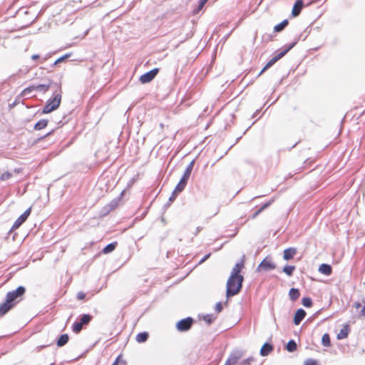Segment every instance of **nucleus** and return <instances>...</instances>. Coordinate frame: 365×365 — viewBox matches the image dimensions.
<instances>
[{"instance_id":"obj_48","label":"nucleus","mask_w":365,"mask_h":365,"mask_svg":"<svg viewBox=\"0 0 365 365\" xmlns=\"http://www.w3.org/2000/svg\"><path fill=\"white\" fill-rule=\"evenodd\" d=\"M120 356L117 357V359L115 360V361L112 364V365H118L119 363Z\"/></svg>"},{"instance_id":"obj_12","label":"nucleus","mask_w":365,"mask_h":365,"mask_svg":"<svg viewBox=\"0 0 365 365\" xmlns=\"http://www.w3.org/2000/svg\"><path fill=\"white\" fill-rule=\"evenodd\" d=\"M319 272L322 274H324L327 276H329L331 274V267L327 264H322L319 267Z\"/></svg>"},{"instance_id":"obj_19","label":"nucleus","mask_w":365,"mask_h":365,"mask_svg":"<svg viewBox=\"0 0 365 365\" xmlns=\"http://www.w3.org/2000/svg\"><path fill=\"white\" fill-rule=\"evenodd\" d=\"M116 245H117V242H113V243L108 244V245H106L104 247L103 252L104 254H108V253L113 252L115 250Z\"/></svg>"},{"instance_id":"obj_7","label":"nucleus","mask_w":365,"mask_h":365,"mask_svg":"<svg viewBox=\"0 0 365 365\" xmlns=\"http://www.w3.org/2000/svg\"><path fill=\"white\" fill-rule=\"evenodd\" d=\"M192 322L193 320L190 317L182 319L176 324V328L180 331H187L191 327Z\"/></svg>"},{"instance_id":"obj_14","label":"nucleus","mask_w":365,"mask_h":365,"mask_svg":"<svg viewBox=\"0 0 365 365\" xmlns=\"http://www.w3.org/2000/svg\"><path fill=\"white\" fill-rule=\"evenodd\" d=\"M272 350L273 346L268 343H265L260 349V354L263 356H267Z\"/></svg>"},{"instance_id":"obj_22","label":"nucleus","mask_w":365,"mask_h":365,"mask_svg":"<svg viewBox=\"0 0 365 365\" xmlns=\"http://www.w3.org/2000/svg\"><path fill=\"white\" fill-rule=\"evenodd\" d=\"M48 124V121L46 120H41L38 122H37L34 126V128L36 130H41L44 128Z\"/></svg>"},{"instance_id":"obj_25","label":"nucleus","mask_w":365,"mask_h":365,"mask_svg":"<svg viewBox=\"0 0 365 365\" xmlns=\"http://www.w3.org/2000/svg\"><path fill=\"white\" fill-rule=\"evenodd\" d=\"M294 270H295V267L291 266V265L284 266L283 268V272L288 276H292L293 274V272Z\"/></svg>"},{"instance_id":"obj_45","label":"nucleus","mask_w":365,"mask_h":365,"mask_svg":"<svg viewBox=\"0 0 365 365\" xmlns=\"http://www.w3.org/2000/svg\"><path fill=\"white\" fill-rule=\"evenodd\" d=\"M86 297V294L83 292H78L77 295V298L80 300L83 299Z\"/></svg>"},{"instance_id":"obj_42","label":"nucleus","mask_w":365,"mask_h":365,"mask_svg":"<svg viewBox=\"0 0 365 365\" xmlns=\"http://www.w3.org/2000/svg\"><path fill=\"white\" fill-rule=\"evenodd\" d=\"M253 360H254V358H253V357H250V358H248V359H247L244 360V361H242V364H243V365L250 364L252 361H253Z\"/></svg>"},{"instance_id":"obj_35","label":"nucleus","mask_w":365,"mask_h":365,"mask_svg":"<svg viewBox=\"0 0 365 365\" xmlns=\"http://www.w3.org/2000/svg\"><path fill=\"white\" fill-rule=\"evenodd\" d=\"M190 174H191L190 172L185 170L184 174H183V176L181 178V180H184V181L187 182V180H188V179H189V178L190 176Z\"/></svg>"},{"instance_id":"obj_32","label":"nucleus","mask_w":365,"mask_h":365,"mask_svg":"<svg viewBox=\"0 0 365 365\" xmlns=\"http://www.w3.org/2000/svg\"><path fill=\"white\" fill-rule=\"evenodd\" d=\"M70 56V54H66L60 58H58L55 62L54 65H57L63 61H64L67 58Z\"/></svg>"},{"instance_id":"obj_20","label":"nucleus","mask_w":365,"mask_h":365,"mask_svg":"<svg viewBox=\"0 0 365 365\" xmlns=\"http://www.w3.org/2000/svg\"><path fill=\"white\" fill-rule=\"evenodd\" d=\"M288 24L287 20H284L280 24L276 25L274 28V31L279 32L282 31Z\"/></svg>"},{"instance_id":"obj_38","label":"nucleus","mask_w":365,"mask_h":365,"mask_svg":"<svg viewBox=\"0 0 365 365\" xmlns=\"http://www.w3.org/2000/svg\"><path fill=\"white\" fill-rule=\"evenodd\" d=\"M194 164H195V160H192L190 164L187 165V168L185 170L187 171H189V172H192V169H193V166H194Z\"/></svg>"},{"instance_id":"obj_3","label":"nucleus","mask_w":365,"mask_h":365,"mask_svg":"<svg viewBox=\"0 0 365 365\" xmlns=\"http://www.w3.org/2000/svg\"><path fill=\"white\" fill-rule=\"evenodd\" d=\"M26 289L22 286L19 287L16 290L9 292L6 295V302L3 304H6L7 307H9L10 310L14 306V304L11 303L14 301H15L18 297H20L22 295H24Z\"/></svg>"},{"instance_id":"obj_46","label":"nucleus","mask_w":365,"mask_h":365,"mask_svg":"<svg viewBox=\"0 0 365 365\" xmlns=\"http://www.w3.org/2000/svg\"><path fill=\"white\" fill-rule=\"evenodd\" d=\"M354 307L356 309H359V308L361 307V304L360 302H354Z\"/></svg>"},{"instance_id":"obj_9","label":"nucleus","mask_w":365,"mask_h":365,"mask_svg":"<svg viewBox=\"0 0 365 365\" xmlns=\"http://www.w3.org/2000/svg\"><path fill=\"white\" fill-rule=\"evenodd\" d=\"M306 315V312L304 310L302 309H298L295 314H294V323L296 324V325H298L299 324V323L302 321V319L304 318Z\"/></svg>"},{"instance_id":"obj_27","label":"nucleus","mask_w":365,"mask_h":365,"mask_svg":"<svg viewBox=\"0 0 365 365\" xmlns=\"http://www.w3.org/2000/svg\"><path fill=\"white\" fill-rule=\"evenodd\" d=\"M322 343L325 346H330V338H329V335L328 334H324L322 336Z\"/></svg>"},{"instance_id":"obj_29","label":"nucleus","mask_w":365,"mask_h":365,"mask_svg":"<svg viewBox=\"0 0 365 365\" xmlns=\"http://www.w3.org/2000/svg\"><path fill=\"white\" fill-rule=\"evenodd\" d=\"M302 304L305 307H312V301L310 298L309 297H304L302 299Z\"/></svg>"},{"instance_id":"obj_5","label":"nucleus","mask_w":365,"mask_h":365,"mask_svg":"<svg viewBox=\"0 0 365 365\" xmlns=\"http://www.w3.org/2000/svg\"><path fill=\"white\" fill-rule=\"evenodd\" d=\"M294 43L292 45H290L288 46L286 49L279 53L277 56H275L274 58H272L262 68L260 74H262L263 72H264L267 69L270 68L272 65H274L278 60L282 58L293 46Z\"/></svg>"},{"instance_id":"obj_44","label":"nucleus","mask_w":365,"mask_h":365,"mask_svg":"<svg viewBox=\"0 0 365 365\" xmlns=\"http://www.w3.org/2000/svg\"><path fill=\"white\" fill-rule=\"evenodd\" d=\"M31 208L29 207L28 208L24 213H23V215H24L26 217V218H28V217L29 216L30 213H31Z\"/></svg>"},{"instance_id":"obj_18","label":"nucleus","mask_w":365,"mask_h":365,"mask_svg":"<svg viewBox=\"0 0 365 365\" xmlns=\"http://www.w3.org/2000/svg\"><path fill=\"white\" fill-rule=\"evenodd\" d=\"M348 334H349V329H348V327L346 326L340 330L339 333L337 334V339H344V338L347 337Z\"/></svg>"},{"instance_id":"obj_13","label":"nucleus","mask_w":365,"mask_h":365,"mask_svg":"<svg viewBox=\"0 0 365 365\" xmlns=\"http://www.w3.org/2000/svg\"><path fill=\"white\" fill-rule=\"evenodd\" d=\"M242 356V354H232L226 361L225 365H235L240 358Z\"/></svg>"},{"instance_id":"obj_33","label":"nucleus","mask_w":365,"mask_h":365,"mask_svg":"<svg viewBox=\"0 0 365 365\" xmlns=\"http://www.w3.org/2000/svg\"><path fill=\"white\" fill-rule=\"evenodd\" d=\"M12 174L11 173H9V172H6V173H4L1 177H0V179L1 180H8L11 177Z\"/></svg>"},{"instance_id":"obj_10","label":"nucleus","mask_w":365,"mask_h":365,"mask_svg":"<svg viewBox=\"0 0 365 365\" xmlns=\"http://www.w3.org/2000/svg\"><path fill=\"white\" fill-rule=\"evenodd\" d=\"M302 7H303L302 0H297L296 1V3L294 4L292 11V16L294 17L297 16L300 14Z\"/></svg>"},{"instance_id":"obj_43","label":"nucleus","mask_w":365,"mask_h":365,"mask_svg":"<svg viewBox=\"0 0 365 365\" xmlns=\"http://www.w3.org/2000/svg\"><path fill=\"white\" fill-rule=\"evenodd\" d=\"M178 194V192L173 191L171 196L169 198L170 202H173L176 198Z\"/></svg>"},{"instance_id":"obj_28","label":"nucleus","mask_w":365,"mask_h":365,"mask_svg":"<svg viewBox=\"0 0 365 365\" xmlns=\"http://www.w3.org/2000/svg\"><path fill=\"white\" fill-rule=\"evenodd\" d=\"M91 319V316L89 314H83L81 318V323L83 324H87L90 322Z\"/></svg>"},{"instance_id":"obj_37","label":"nucleus","mask_w":365,"mask_h":365,"mask_svg":"<svg viewBox=\"0 0 365 365\" xmlns=\"http://www.w3.org/2000/svg\"><path fill=\"white\" fill-rule=\"evenodd\" d=\"M194 164H195V160H192L190 164L187 165V168L185 170L187 171H189V172H192V169H193V166H194Z\"/></svg>"},{"instance_id":"obj_26","label":"nucleus","mask_w":365,"mask_h":365,"mask_svg":"<svg viewBox=\"0 0 365 365\" xmlns=\"http://www.w3.org/2000/svg\"><path fill=\"white\" fill-rule=\"evenodd\" d=\"M215 319L216 317L214 314H207L203 317L204 321L208 324L212 323Z\"/></svg>"},{"instance_id":"obj_21","label":"nucleus","mask_w":365,"mask_h":365,"mask_svg":"<svg viewBox=\"0 0 365 365\" xmlns=\"http://www.w3.org/2000/svg\"><path fill=\"white\" fill-rule=\"evenodd\" d=\"M186 184H187V182H185L182 180H180V182H178V184L176 185L174 191L178 193L182 192L184 190Z\"/></svg>"},{"instance_id":"obj_34","label":"nucleus","mask_w":365,"mask_h":365,"mask_svg":"<svg viewBox=\"0 0 365 365\" xmlns=\"http://www.w3.org/2000/svg\"><path fill=\"white\" fill-rule=\"evenodd\" d=\"M271 202H267L262 205V207L254 215L253 217H255L259 213H260L263 210L268 207L270 205Z\"/></svg>"},{"instance_id":"obj_39","label":"nucleus","mask_w":365,"mask_h":365,"mask_svg":"<svg viewBox=\"0 0 365 365\" xmlns=\"http://www.w3.org/2000/svg\"><path fill=\"white\" fill-rule=\"evenodd\" d=\"M363 303L364 304V305L359 312V317H365V299H363Z\"/></svg>"},{"instance_id":"obj_23","label":"nucleus","mask_w":365,"mask_h":365,"mask_svg":"<svg viewBox=\"0 0 365 365\" xmlns=\"http://www.w3.org/2000/svg\"><path fill=\"white\" fill-rule=\"evenodd\" d=\"M27 218L23 214L16 220V222L14 224L13 227L18 228L19 226H21Z\"/></svg>"},{"instance_id":"obj_24","label":"nucleus","mask_w":365,"mask_h":365,"mask_svg":"<svg viewBox=\"0 0 365 365\" xmlns=\"http://www.w3.org/2000/svg\"><path fill=\"white\" fill-rule=\"evenodd\" d=\"M286 349L288 351L292 352L296 350L297 349V344L294 340H290L286 346Z\"/></svg>"},{"instance_id":"obj_47","label":"nucleus","mask_w":365,"mask_h":365,"mask_svg":"<svg viewBox=\"0 0 365 365\" xmlns=\"http://www.w3.org/2000/svg\"><path fill=\"white\" fill-rule=\"evenodd\" d=\"M210 254H208L205 257H204L200 262V263H202L204 262L209 257H210Z\"/></svg>"},{"instance_id":"obj_15","label":"nucleus","mask_w":365,"mask_h":365,"mask_svg":"<svg viewBox=\"0 0 365 365\" xmlns=\"http://www.w3.org/2000/svg\"><path fill=\"white\" fill-rule=\"evenodd\" d=\"M68 335L66 334H62L57 340V345L58 346H63L68 342Z\"/></svg>"},{"instance_id":"obj_49","label":"nucleus","mask_w":365,"mask_h":365,"mask_svg":"<svg viewBox=\"0 0 365 365\" xmlns=\"http://www.w3.org/2000/svg\"><path fill=\"white\" fill-rule=\"evenodd\" d=\"M39 58V56L37 55V54H34L32 56H31V58L33 60H37L38 58Z\"/></svg>"},{"instance_id":"obj_41","label":"nucleus","mask_w":365,"mask_h":365,"mask_svg":"<svg viewBox=\"0 0 365 365\" xmlns=\"http://www.w3.org/2000/svg\"><path fill=\"white\" fill-rule=\"evenodd\" d=\"M207 0H200L198 10H200L203 8L204 5L207 3Z\"/></svg>"},{"instance_id":"obj_4","label":"nucleus","mask_w":365,"mask_h":365,"mask_svg":"<svg viewBox=\"0 0 365 365\" xmlns=\"http://www.w3.org/2000/svg\"><path fill=\"white\" fill-rule=\"evenodd\" d=\"M276 268V264L274 263L271 257H266L257 268V272H268L273 270Z\"/></svg>"},{"instance_id":"obj_11","label":"nucleus","mask_w":365,"mask_h":365,"mask_svg":"<svg viewBox=\"0 0 365 365\" xmlns=\"http://www.w3.org/2000/svg\"><path fill=\"white\" fill-rule=\"evenodd\" d=\"M297 253L295 248H288L284 250L283 258L285 260H289L294 257Z\"/></svg>"},{"instance_id":"obj_30","label":"nucleus","mask_w":365,"mask_h":365,"mask_svg":"<svg viewBox=\"0 0 365 365\" xmlns=\"http://www.w3.org/2000/svg\"><path fill=\"white\" fill-rule=\"evenodd\" d=\"M83 327V324L81 322H76L73 326V331L76 333H78Z\"/></svg>"},{"instance_id":"obj_8","label":"nucleus","mask_w":365,"mask_h":365,"mask_svg":"<svg viewBox=\"0 0 365 365\" xmlns=\"http://www.w3.org/2000/svg\"><path fill=\"white\" fill-rule=\"evenodd\" d=\"M158 73V69L154 68V69L144 73L143 75H142L140 77V81L142 83H149L155 77V76L157 75Z\"/></svg>"},{"instance_id":"obj_2","label":"nucleus","mask_w":365,"mask_h":365,"mask_svg":"<svg viewBox=\"0 0 365 365\" xmlns=\"http://www.w3.org/2000/svg\"><path fill=\"white\" fill-rule=\"evenodd\" d=\"M61 101V91L56 93L52 99H49L43 109V113H49L58 108Z\"/></svg>"},{"instance_id":"obj_40","label":"nucleus","mask_w":365,"mask_h":365,"mask_svg":"<svg viewBox=\"0 0 365 365\" xmlns=\"http://www.w3.org/2000/svg\"><path fill=\"white\" fill-rule=\"evenodd\" d=\"M215 310L217 313H220L222 310V306L220 302H217L216 304Z\"/></svg>"},{"instance_id":"obj_16","label":"nucleus","mask_w":365,"mask_h":365,"mask_svg":"<svg viewBox=\"0 0 365 365\" xmlns=\"http://www.w3.org/2000/svg\"><path fill=\"white\" fill-rule=\"evenodd\" d=\"M148 338V334L145 331V332H141V333H139L138 334H137L135 339L138 343H143V342H145V341H147Z\"/></svg>"},{"instance_id":"obj_36","label":"nucleus","mask_w":365,"mask_h":365,"mask_svg":"<svg viewBox=\"0 0 365 365\" xmlns=\"http://www.w3.org/2000/svg\"><path fill=\"white\" fill-rule=\"evenodd\" d=\"M304 365H317V361L314 359H308L304 361Z\"/></svg>"},{"instance_id":"obj_31","label":"nucleus","mask_w":365,"mask_h":365,"mask_svg":"<svg viewBox=\"0 0 365 365\" xmlns=\"http://www.w3.org/2000/svg\"><path fill=\"white\" fill-rule=\"evenodd\" d=\"M9 310V307H7L6 304H1L0 306V314L4 315Z\"/></svg>"},{"instance_id":"obj_1","label":"nucleus","mask_w":365,"mask_h":365,"mask_svg":"<svg viewBox=\"0 0 365 365\" xmlns=\"http://www.w3.org/2000/svg\"><path fill=\"white\" fill-rule=\"evenodd\" d=\"M243 267L244 263L241 262L237 263L232 268L231 275L227 282V297L234 296L240 291L244 278L240 272Z\"/></svg>"},{"instance_id":"obj_17","label":"nucleus","mask_w":365,"mask_h":365,"mask_svg":"<svg viewBox=\"0 0 365 365\" xmlns=\"http://www.w3.org/2000/svg\"><path fill=\"white\" fill-rule=\"evenodd\" d=\"M289 295L290 299L292 300V301H294V300H296L297 299L299 298V290L297 289L292 288L289 290Z\"/></svg>"},{"instance_id":"obj_6","label":"nucleus","mask_w":365,"mask_h":365,"mask_svg":"<svg viewBox=\"0 0 365 365\" xmlns=\"http://www.w3.org/2000/svg\"><path fill=\"white\" fill-rule=\"evenodd\" d=\"M50 88V83L49 84H39V85H33L31 86L26 88H25L23 92L22 95L26 96L28 93H31L33 91H36L38 92L41 93H46Z\"/></svg>"}]
</instances>
